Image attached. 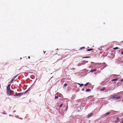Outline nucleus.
Wrapping results in <instances>:
<instances>
[{
    "label": "nucleus",
    "mask_w": 123,
    "mask_h": 123,
    "mask_svg": "<svg viewBox=\"0 0 123 123\" xmlns=\"http://www.w3.org/2000/svg\"><path fill=\"white\" fill-rule=\"evenodd\" d=\"M122 123H123V120L122 122Z\"/></svg>",
    "instance_id": "c756f323"
},
{
    "label": "nucleus",
    "mask_w": 123,
    "mask_h": 123,
    "mask_svg": "<svg viewBox=\"0 0 123 123\" xmlns=\"http://www.w3.org/2000/svg\"><path fill=\"white\" fill-rule=\"evenodd\" d=\"M121 81H123V79L121 80Z\"/></svg>",
    "instance_id": "c85d7f7f"
},
{
    "label": "nucleus",
    "mask_w": 123,
    "mask_h": 123,
    "mask_svg": "<svg viewBox=\"0 0 123 123\" xmlns=\"http://www.w3.org/2000/svg\"><path fill=\"white\" fill-rule=\"evenodd\" d=\"M62 104L59 106L60 107H62Z\"/></svg>",
    "instance_id": "aec40b11"
},
{
    "label": "nucleus",
    "mask_w": 123,
    "mask_h": 123,
    "mask_svg": "<svg viewBox=\"0 0 123 123\" xmlns=\"http://www.w3.org/2000/svg\"><path fill=\"white\" fill-rule=\"evenodd\" d=\"M24 93L23 92H21L19 93H15V94L14 96L15 97H20L22 96V95L24 94Z\"/></svg>",
    "instance_id": "f257e3e1"
},
{
    "label": "nucleus",
    "mask_w": 123,
    "mask_h": 123,
    "mask_svg": "<svg viewBox=\"0 0 123 123\" xmlns=\"http://www.w3.org/2000/svg\"><path fill=\"white\" fill-rule=\"evenodd\" d=\"M116 96H117V95H114L112 96L110 98H111L112 99H113L114 98H116Z\"/></svg>",
    "instance_id": "20e7f679"
},
{
    "label": "nucleus",
    "mask_w": 123,
    "mask_h": 123,
    "mask_svg": "<svg viewBox=\"0 0 123 123\" xmlns=\"http://www.w3.org/2000/svg\"><path fill=\"white\" fill-rule=\"evenodd\" d=\"M84 90H85V89H84V88H82V90L83 91H84Z\"/></svg>",
    "instance_id": "393cba45"
},
{
    "label": "nucleus",
    "mask_w": 123,
    "mask_h": 123,
    "mask_svg": "<svg viewBox=\"0 0 123 123\" xmlns=\"http://www.w3.org/2000/svg\"><path fill=\"white\" fill-rule=\"evenodd\" d=\"M116 121L118 122L120 120V119L117 118H116Z\"/></svg>",
    "instance_id": "9b49d317"
},
{
    "label": "nucleus",
    "mask_w": 123,
    "mask_h": 123,
    "mask_svg": "<svg viewBox=\"0 0 123 123\" xmlns=\"http://www.w3.org/2000/svg\"><path fill=\"white\" fill-rule=\"evenodd\" d=\"M15 79V78L13 79H12V80H11V83H12V82Z\"/></svg>",
    "instance_id": "f3484780"
},
{
    "label": "nucleus",
    "mask_w": 123,
    "mask_h": 123,
    "mask_svg": "<svg viewBox=\"0 0 123 123\" xmlns=\"http://www.w3.org/2000/svg\"><path fill=\"white\" fill-rule=\"evenodd\" d=\"M87 57H87H85L84 58H88V57Z\"/></svg>",
    "instance_id": "5701e85b"
},
{
    "label": "nucleus",
    "mask_w": 123,
    "mask_h": 123,
    "mask_svg": "<svg viewBox=\"0 0 123 123\" xmlns=\"http://www.w3.org/2000/svg\"><path fill=\"white\" fill-rule=\"evenodd\" d=\"M68 108V106H67L66 107V110H67V109Z\"/></svg>",
    "instance_id": "b1692460"
},
{
    "label": "nucleus",
    "mask_w": 123,
    "mask_h": 123,
    "mask_svg": "<svg viewBox=\"0 0 123 123\" xmlns=\"http://www.w3.org/2000/svg\"><path fill=\"white\" fill-rule=\"evenodd\" d=\"M77 84H78L79 85H80V87H81L83 86V84H80L79 83H77Z\"/></svg>",
    "instance_id": "0eeeda50"
},
{
    "label": "nucleus",
    "mask_w": 123,
    "mask_h": 123,
    "mask_svg": "<svg viewBox=\"0 0 123 123\" xmlns=\"http://www.w3.org/2000/svg\"><path fill=\"white\" fill-rule=\"evenodd\" d=\"M96 70L97 69H92L91 70H90V72L91 73H92L93 72H94V71H96Z\"/></svg>",
    "instance_id": "423d86ee"
},
{
    "label": "nucleus",
    "mask_w": 123,
    "mask_h": 123,
    "mask_svg": "<svg viewBox=\"0 0 123 123\" xmlns=\"http://www.w3.org/2000/svg\"><path fill=\"white\" fill-rule=\"evenodd\" d=\"M110 112H108L107 113H105L104 115H105V116H106L108 115L110 113Z\"/></svg>",
    "instance_id": "6e6552de"
},
{
    "label": "nucleus",
    "mask_w": 123,
    "mask_h": 123,
    "mask_svg": "<svg viewBox=\"0 0 123 123\" xmlns=\"http://www.w3.org/2000/svg\"><path fill=\"white\" fill-rule=\"evenodd\" d=\"M91 91V90L90 89H87L86 90V91L87 92L88 91Z\"/></svg>",
    "instance_id": "dca6fc26"
},
{
    "label": "nucleus",
    "mask_w": 123,
    "mask_h": 123,
    "mask_svg": "<svg viewBox=\"0 0 123 123\" xmlns=\"http://www.w3.org/2000/svg\"><path fill=\"white\" fill-rule=\"evenodd\" d=\"M113 49L114 50H115L117 49H119V48L118 47H116L113 48Z\"/></svg>",
    "instance_id": "2eb2a0df"
},
{
    "label": "nucleus",
    "mask_w": 123,
    "mask_h": 123,
    "mask_svg": "<svg viewBox=\"0 0 123 123\" xmlns=\"http://www.w3.org/2000/svg\"><path fill=\"white\" fill-rule=\"evenodd\" d=\"M93 50V49H88L87 50V51H90L91 50Z\"/></svg>",
    "instance_id": "ddd939ff"
},
{
    "label": "nucleus",
    "mask_w": 123,
    "mask_h": 123,
    "mask_svg": "<svg viewBox=\"0 0 123 123\" xmlns=\"http://www.w3.org/2000/svg\"><path fill=\"white\" fill-rule=\"evenodd\" d=\"M89 82H88V83H87L86 84H85V85H84V86H87L89 84Z\"/></svg>",
    "instance_id": "a211bd4d"
},
{
    "label": "nucleus",
    "mask_w": 123,
    "mask_h": 123,
    "mask_svg": "<svg viewBox=\"0 0 123 123\" xmlns=\"http://www.w3.org/2000/svg\"><path fill=\"white\" fill-rule=\"evenodd\" d=\"M75 69V68H73V70H74Z\"/></svg>",
    "instance_id": "cd10ccee"
},
{
    "label": "nucleus",
    "mask_w": 123,
    "mask_h": 123,
    "mask_svg": "<svg viewBox=\"0 0 123 123\" xmlns=\"http://www.w3.org/2000/svg\"><path fill=\"white\" fill-rule=\"evenodd\" d=\"M118 80V79H114L112 80V81H115L117 80Z\"/></svg>",
    "instance_id": "f8f14e48"
},
{
    "label": "nucleus",
    "mask_w": 123,
    "mask_h": 123,
    "mask_svg": "<svg viewBox=\"0 0 123 123\" xmlns=\"http://www.w3.org/2000/svg\"><path fill=\"white\" fill-rule=\"evenodd\" d=\"M58 98V96H55V99H57Z\"/></svg>",
    "instance_id": "6ab92c4d"
},
{
    "label": "nucleus",
    "mask_w": 123,
    "mask_h": 123,
    "mask_svg": "<svg viewBox=\"0 0 123 123\" xmlns=\"http://www.w3.org/2000/svg\"><path fill=\"white\" fill-rule=\"evenodd\" d=\"M7 94L9 95H11L12 94V93L13 92V91L11 90H7Z\"/></svg>",
    "instance_id": "f03ea898"
},
{
    "label": "nucleus",
    "mask_w": 123,
    "mask_h": 123,
    "mask_svg": "<svg viewBox=\"0 0 123 123\" xmlns=\"http://www.w3.org/2000/svg\"><path fill=\"white\" fill-rule=\"evenodd\" d=\"M28 58H29V59H30V56H28Z\"/></svg>",
    "instance_id": "bb28decb"
},
{
    "label": "nucleus",
    "mask_w": 123,
    "mask_h": 123,
    "mask_svg": "<svg viewBox=\"0 0 123 123\" xmlns=\"http://www.w3.org/2000/svg\"><path fill=\"white\" fill-rule=\"evenodd\" d=\"M98 49H99L100 50H102L101 48H98Z\"/></svg>",
    "instance_id": "4be33fe9"
},
{
    "label": "nucleus",
    "mask_w": 123,
    "mask_h": 123,
    "mask_svg": "<svg viewBox=\"0 0 123 123\" xmlns=\"http://www.w3.org/2000/svg\"><path fill=\"white\" fill-rule=\"evenodd\" d=\"M43 52H44V53H45V52L43 51Z\"/></svg>",
    "instance_id": "7c9ffc66"
},
{
    "label": "nucleus",
    "mask_w": 123,
    "mask_h": 123,
    "mask_svg": "<svg viewBox=\"0 0 123 123\" xmlns=\"http://www.w3.org/2000/svg\"><path fill=\"white\" fill-rule=\"evenodd\" d=\"M105 89V88L104 87L103 88L101 89L100 91H103Z\"/></svg>",
    "instance_id": "9d476101"
},
{
    "label": "nucleus",
    "mask_w": 123,
    "mask_h": 123,
    "mask_svg": "<svg viewBox=\"0 0 123 123\" xmlns=\"http://www.w3.org/2000/svg\"><path fill=\"white\" fill-rule=\"evenodd\" d=\"M68 85V84L67 83H65L64 85V86L65 87H66Z\"/></svg>",
    "instance_id": "4468645a"
},
{
    "label": "nucleus",
    "mask_w": 123,
    "mask_h": 123,
    "mask_svg": "<svg viewBox=\"0 0 123 123\" xmlns=\"http://www.w3.org/2000/svg\"><path fill=\"white\" fill-rule=\"evenodd\" d=\"M11 85V84H10L7 87L6 89L7 90H11L10 89V86Z\"/></svg>",
    "instance_id": "7ed1b4c3"
},
{
    "label": "nucleus",
    "mask_w": 123,
    "mask_h": 123,
    "mask_svg": "<svg viewBox=\"0 0 123 123\" xmlns=\"http://www.w3.org/2000/svg\"><path fill=\"white\" fill-rule=\"evenodd\" d=\"M121 54L122 55H123V51H122L121 52Z\"/></svg>",
    "instance_id": "a878e982"
},
{
    "label": "nucleus",
    "mask_w": 123,
    "mask_h": 123,
    "mask_svg": "<svg viewBox=\"0 0 123 123\" xmlns=\"http://www.w3.org/2000/svg\"><path fill=\"white\" fill-rule=\"evenodd\" d=\"M93 115V114L92 113H91L89 114L87 116V118H89L92 115Z\"/></svg>",
    "instance_id": "39448f33"
},
{
    "label": "nucleus",
    "mask_w": 123,
    "mask_h": 123,
    "mask_svg": "<svg viewBox=\"0 0 123 123\" xmlns=\"http://www.w3.org/2000/svg\"><path fill=\"white\" fill-rule=\"evenodd\" d=\"M85 48V47H82L80 48V49H84Z\"/></svg>",
    "instance_id": "412c9836"
},
{
    "label": "nucleus",
    "mask_w": 123,
    "mask_h": 123,
    "mask_svg": "<svg viewBox=\"0 0 123 123\" xmlns=\"http://www.w3.org/2000/svg\"><path fill=\"white\" fill-rule=\"evenodd\" d=\"M121 98L120 96H118L117 97V96H116V99L117 100H118L119 99Z\"/></svg>",
    "instance_id": "1a4fd4ad"
}]
</instances>
